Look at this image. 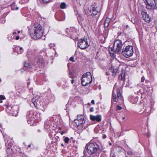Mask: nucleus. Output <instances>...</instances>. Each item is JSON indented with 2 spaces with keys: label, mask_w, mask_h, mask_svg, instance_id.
<instances>
[{
  "label": "nucleus",
  "mask_w": 157,
  "mask_h": 157,
  "mask_svg": "<svg viewBox=\"0 0 157 157\" xmlns=\"http://www.w3.org/2000/svg\"><path fill=\"white\" fill-rule=\"evenodd\" d=\"M88 105H89V104H90V103H88Z\"/></svg>",
  "instance_id": "54"
},
{
  "label": "nucleus",
  "mask_w": 157,
  "mask_h": 157,
  "mask_svg": "<svg viewBox=\"0 0 157 157\" xmlns=\"http://www.w3.org/2000/svg\"><path fill=\"white\" fill-rule=\"evenodd\" d=\"M11 9L13 10H17L18 9V7L16 6L15 3H13L11 5Z\"/></svg>",
  "instance_id": "22"
},
{
  "label": "nucleus",
  "mask_w": 157,
  "mask_h": 157,
  "mask_svg": "<svg viewBox=\"0 0 157 157\" xmlns=\"http://www.w3.org/2000/svg\"><path fill=\"white\" fill-rule=\"evenodd\" d=\"M66 32L67 36L70 37L71 38H74L75 37V36L77 34V32L75 28L72 27H70V29L67 28L66 30Z\"/></svg>",
  "instance_id": "9"
},
{
  "label": "nucleus",
  "mask_w": 157,
  "mask_h": 157,
  "mask_svg": "<svg viewBox=\"0 0 157 157\" xmlns=\"http://www.w3.org/2000/svg\"><path fill=\"white\" fill-rule=\"evenodd\" d=\"M55 138L56 140H57V141H58V140H59V137L58 136H56Z\"/></svg>",
  "instance_id": "38"
},
{
  "label": "nucleus",
  "mask_w": 157,
  "mask_h": 157,
  "mask_svg": "<svg viewBox=\"0 0 157 157\" xmlns=\"http://www.w3.org/2000/svg\"><path fill=\"white\" fill-rule=\"evenodd\" d=\"M128 154H131L132 155V152H128Z\"/></svg>",
  "instance_id": "43"
},
{
  "label": "nucleus",
  "mask_w": 157,
  "mask_h": 157,
  "mask_svg": "<svg viewBox=\"0 0 157 157\" xmlns=\"http://www.w3.org/2000/svg\"><path fill=\"white\" fill-rule=\"evenodd\" d=\"M110 21V19L108 17H106L104 24V26L105 28H106L108 27Z\"/></svg>",
  "instance_id": "20"
},
{
  "label": "nucleus",
  "mask_w": 157,
  "mask_h": 157,
  "mask_svg": "<svg viewBox=\"0 0 157 157\" xmlns=\"http://www.w3.org/2000/svg\"><path fill=\"white\" fill-rule=\"evenodd\" d=\"M130 101L132 103L135 104L138 101V99L136 97L135 98L134 97H133L131 98Z\"/></svg>",
  "instance_id": "21"
},
{
  "label": "nucleus",
  "mask_w": 157,
  "mask_h": 157,
  "mask_svg": "<svg viewBox=\"0 0 157 157\" xmlns=\"http://www.w3.org/2000/svg\"><path fill=\"white\" fill-rule=\"evenodd\" d=\"M92 81V75L90 72L83 74L82 77V84L85 86L91 83Z\"/></svg>",
  "instance_id": "6"
},
{
  "label": "nucleus",
  "mask_w": 157,
  "mask_h": 157,
  "mask_svg": "<svg viewBox=\"0 0 157 157\" xmlns=\"http://www.w3.org/2000/svg\"><path fill=\"white\" fill-rule=\"evenodd\" d=\"M7 109L10 110L13 112H17V107L16 105L11 106V105H7Z\"/></svg>",
  "instance_id": "15"
},
{
  "label": "nucleus",
  "mask_w": 157,
  "mask_h": 157,
  "mask_svg": "<svg viewBox=\"0 0 157 157\" xmlns=\"http://www.w3.org/2000/svg\"><path fill=\"white\" fill-rule=\"evenodd\" d=\"M69 140V138L68 137H66L64 140V141L65 143H68Z\"/></svg>",
  "instance_id": "29"
},
{
  "label": "nucleus",
  "mask_w": 157,
  "mask_h": 157,
  "mask_svg": "<svg viewBox=\"0 0 157 157\" xmlns=\"http://www.w3.org/2000/svg\"><path fill=\"white\" fill-rule=\"evenodd\" d=\"M123 34V33L122 32H119L118 33V36L121 35Z\"/></svg>",
  "instance_id": "37"
},
{
  "label": "nucleus",
  "mask_w": 157,
  "mask_h": 157,
  "mask_svg": "<svg viewBox=\"0 0 157 157\" xmlns=\"http://www.w3.org/2000/svg\"><path fill=\"white\" fill-rule=\"evenodd\" d=\"M69 76L70 78H74V77L72 72L71 71H70L69 73Z\"/></svg>",
  "instance_id": "28"
},
{
  "label": "nucleus",
  "mask_w": 157,
  "mask_h": 157,
  "mask_svg": "<svg viewBox=\"0 0 157 157\" xmlns=\"http://www.w3.org/2000/svg\"><path fill=\"white\" fill-rule=\"evenodd\" d=\"M90 112H92L94 111V108L93 107H91L90 109Z\"/></svg>",
  "instance_id": "36"
},
{
  "label": "nucleus",
  "mask_w": 157,
  "mask_h": 157,
  "mask_svg": "<svg viewBox=\"0 0 157 157\" xmlns=\"http://www.w3.org/2000/svg\"><path fill=\"white\" fill-rule=\"evenodd\" d=\"M77 46L78 47L82 49H85L88 48L89 45L88 44L87 39H79L78 40Z\"/></svg>",
  "instance_id": "8"
},
{
  "label": "nucleus",
  "mask_w": 157,
  "mask_h": 157,
  "mask_svg": "<svg viewBox=\"0 0 157 157\" xmlns=\"http://www.w3.org/2000/svg\"><path fill=\"white\" fill-rule=\"evenodd\" d=\"M51 122L50 121H48V120H46L44 123V128L45 129H47L49 128L51 126Z\"/></svg>",
  "instance_id": "19"
},
{
  "label": "nucleus",
  "mask_w": 157,
  "mask_h": 157,
  "mask_svg": "<svg viewBox=\"0 0 157 157\" xmlns=\"http://www.w3.org/2000/svg\"><path fill=\"white\" fill-rule=\"evenodd\" d=\"M0 103H2V100L1 101V100H0Z\"/></svg>",
  "instance_id": "51"
},
{
  "label": "nucleus",
  "mask_w": 157,
  "mask_h": 157,
  "mask_svg": "<svg viewBox=\"0 0 157 157\" xmlns=\"http://www.w3.org/2000/svg\"><path fill=\"white\" fill-rule=\"evenodd\" d=\"M19 39V36H17L16 37V40H18Z\"/></svg>",
  "instance_id": "40"
},
{
  "label": "nucleus",
  "mask_w": 157,
  "mask_h": 157,
  "mask_svg": "<svg viewBox=\"0 0 157 157\" xmlns=\"http://www.w3.org/2000/svg\"><path fill=\"white\" fill-rule=\"evenodd\" d=\"M110 70H111L112 73H113L112 75V76L114 77L116 75V72L115 71V70L113 68H112Z\"/></svg>",
  "instance_id": "25"
},
{
  "label": "nucleus",
  "mask_w": 157,
  "mask_h": 157,
  "mask_svg": "<svg viewBox=\"0 0 157 157\" xmlns=\"http://www.w3.org/2000/svg\"><path fill=\"white\" fill-rule=\"evenodd\" d=\"M101 157H107V156L106 154L103 152L101 154Z\"/></svg>",
  "instance_id": "30"
},
{
  "label": "nucleus",
  "mask_w": 157,
  "mask_h": 157,
  "mask_svg": "<svg viewBox=\"0 0 157 157\" xmlns=\"http://www.w3.org/2000/svg\"><path fill=\"white\" fill-rule=\"evenodd\" d=\"M16 33H17L16 32H13V34H15Z\"/></svg>",
  "instance_id": "46"
},
{
  "label": "nucleus",
  "mask_w": 157,
  "mask_h": 157,
  "mask_svg": "<svg viewBox=\"0 0 157 157\" xmlns=\"http://www.w3.org/2000/svg\"><path fill=\"white\" fill-rule=\"evenodd\" d=\"M116 46V48L115 52L116 53H119L121 50L122 46V41L120 40H116L113 44V46Z\"/></svg>",
  "instance_id": "11"
},
{
  "label": "nucleus",
  "mask_w": 157,
  "mask_h": 157,
  "mask_svg": "<svg viewBox=\"0 0 157 157\" xmlns=\"http://www.w3.org/2000/svg\"><path fill=\"white\" fill-rule=\"evenodd\" d=\"M144 2L146 8L148 9H154L157 7L155 0H145Z\"/></svg>",
  "instance_id": "10"
},
{
  "label": "nucleus",
  "mask_w": 157,
  "mask_h": 157,
  "mask_svg": "<svg viewBox=\"0 0 157 157\" xmlns=\"http://www.w3.org/2000/svg\"><path fill=\"white\" fill-rule=\"evenodd\" d=\"M51 0H41V2L42 3L45 4L50 2Z\"/></svg>",
  "instance_id": "27"
},
{
  "label": "nucleus",
  "mask_w": 157,
  "mask_h": 157,
  "mask_svg": "<svg viewBox=\"0 0 157 157\" xmlns=\"http://www.w3.org/2000/svg\"><path fill=\"white\" fill-rule=\"evenodd\" d=\"M77 118L74 120V122L76 124L77 128L79 129H85V126L84 124L85 122L84 116L83 115H78Z\"/></svg>",
  "instance_id": "5"
},
{
  "label": "nucleus",
  "mask_w": 157,
  "mask_h": 157,
  "mask_svg": "<svg viewBox=\"0 0 157 157\" xmlns=\"http://www.w3.org/2000/svg\"><path fill=\"white\" fill-rule=\"evenodd\" d=\"M44 63V61L42 56H41L39 57V59H38L37 62V64L39 66H41V67H43V64Z\"/></svg>",
  "instance_id": "17"
},
{
  "label": "nucleus",
  "mask_w": 157,
  "mask_h": 157,
  "mask_svg": "<svg viewBox=\"0 0 157 157\" xmlns=\"http://www.w3.org/2000/svg\"><path fill=\"white\" fill-rule=\"evenodd\" d=\"M134 53L133 47L132 46H127L122 50V54L126 57H130L133 55Z\"/></svg>",
  "instance_id": "7"
},
{
  "label": "nucleus",
  "mask_w": 157,
  "mask_h": 157,
  "mask_svg": "<svg viewBox=\"0 0 157 157\" xmlns=\"http://www.w3.org/2000/svg\"><path fill=\"white\" fill-rule=\"evenodd\" d=\"M74 82V80L73 79H72V80L71 81V83L73 84Z\"/></svg>",
  "instance_id": "44"
},
{
  "label": "nucleus",
  "mask_w": 157,
  "mask_h": 157,
  "mask_svg": "<svg viewBox=\"0 0 157 157\" xmlns=\"http://www.w3.org/2000/svg\"><path fill=\"white\" fill-rule=\"evenodd\" d=\"M141 14L142 16L143 19L145 21L149 22L151 21V18L149 16L148 14H147V12L144 10L142 11Z\"/></svg>",
  "instance_id": "13"
},
{
  "label": "nucleus",
  "mask_w": 157,
  "mask_h": 157,
  "mask_svg": "<svg viewBox=\"0 0 157 157\" xmlns=\"http://www.w3.org/2000/svg\"><path fill=\"white\" fill-rule=\"evenodd\" d=\"M1 81V80L0 79V82Z\"/></svg>",
  "instance_id": "53"
},
{
  "label": "nucleus",
  "mask_w": 157,
  "mask_h": 157,
  "mask_svg": "<svg viewBox=\"0 0 157 157\" xmlns=\"http://www.w3.org/2000/svg\"><path fill=\"white\" fill-rule=\"evenodd\" d=\"M90 11L91 13V15L92 16L97 15L98 12V10L94 6H92V8L90 10Z\"/></svg>",
  "instance_id": "16"
},
{
  "label": "nucleus",
  "mask_w": 157,
  "mask_h": 157,
  "mask_svg": "<svg viewBox=\"0 0 157 157\" xmlns=\"http://www.w3.org/2000/svg\"><path fill=\"white\" fill-rule=\"evenodd\" d=\"M91 102L93 104H95L94 101V100H92L91 101Z\"/></svg>",
  "instance_id": "41"
},
{
  "label": "nucleus",
  "mask_w": 157,
  "mask_h": 157,
  "mask_svg": "<svg viewBox=\"0 0 157 157\" xmlns=\"http://www.w3.org/2000/svg\"><path fill=\"white\" fill-rule=\"evenodd\" d=\"M66 7V4L64 2H62L60 5V8L61 9H65Z\"/></svg>",
  "instance_id": "24"
},
{
  "label": "nucleus",
  "mask_w": 157,
  "mask_h": 157,
  "mask_svg": "<svg viewBox=\"0 0 157 157\" xmlns=\"http://www.w3.org/2000/svg\"><path fill=\"white\" fill-rule=\"evenodd\" d=\"M52 45V44H49V46L51 47L50 45Z\"/></svg>",
  "instance_id": "50"
},
{
  "label": "nucleus",
  "mask_w": 157,
  "mask_h": 157,
  "mask_svg": "<svg viewBox=\"0 0 157 157\" xmlns=\"http://www.w3.org/2000/svg\"><path fill=\"white\" fill-rule=\"evenodd\" d=\"M26 117L28 124L31 126L34 125L35 120H40V115L37 114L36 113L33 112L32 110H29L27 112Z\"/></svg>",
  "instance_id": "3"
},
{
  "label": "nucleus",
  "mask_w": 157,
  "mask_h": 157,
  "mask_svg": "<svg viewBox=\"0 0 157 157\" xmlns=\"http://www.w3.org/2000/svg\"><path fill=\"white\" fill-rule=\"evenodd\" d=\"M122 109V108L119 105H117V110H120Z\"/></svg>",
  "instance_id": "32"
},
{
  "label": "nucleus",
  "mask_w": 157,
  "mask_h": 157,
  "mask_svg": "<svg viewBox=\"0 0 157 157\" xmlns=\"http://www.w3.org/2000/svg\"><path fill=\"white\" fill-rule=\"evenodd\" d=\"M101 147V144L99 143L90 142L86 144L83 153L86 155L87 152L90 155H94V157H98L102 150Z\"/></svg>",
  "instance_id": "1"
},
{
  "label": "nucleus",
  "mask_w": 157,
  "mask_h": 157,
  "mask_svg": "<svg viewBox=\"0 0 157 157\" xmlns=\"http://www.w3.org/2000/svg\"><path fill=\"white\" fill-rule=\"evenodd\" d=\"M106 137V136L105 135H103L102 136V138L103 139H105Z\"/></svg>",
  "instance_id": "39"
},
{
  "label": "nucleus",
  "mask_w": 157,
  "mask_h": 157,
  "mask_svg": "<svg viewBox=\"0 0 157 157\" xmlns=\"http://www.w3.org/2000/svg\"><path fill=\"white\" fill-rule=\"evenodd\" d=\"M6 152L7 153V154L8 155H10V154H12V149L8 147L6 150Z\"/></svg>",
  "instance_id": "23"
},
{
  "label": "nucleus",
  "mask_w": 157,
  "mask_h": 157,
  "mask_svg": "<svg viewBox=\"0 0 157 157\" xmlns=\"http://www.w3.org/2000/svg\"><path fill=\"white\" fill-rule=\"evenodd\" d=\"M61 145H62V146H64V145H63V144H61Z\"/></svg>",
  "instance_id": "52"
},
{
  "label": "nucleus",
  "mask_w": 157,
  "mask_h": 157,
  "mask_svg": "<svg viewBox=\"0 0 157 157\" xmlns=\"http://www.w3.org/2000/svg\"><path fill=\"white\" fill-rule=\"evenodd\" d=\"M145 80V78L144 76H143L141 78V82H144Z\"/></svg>",
  "instance_id": "34"
},
{
  "label": "nucleus",
  "mask_w": 157,
  "mask_h": 157,
  "mask_svg": "<svg viewBox=\"0 0 157 157\" xmlns=\"http://www.w3.org/2000/svg\"><path fill=\"white\" fill-rule=\"evenodd\" d=\"M121 80L123 81H124V80H125V76H124V75L123 76H122V75H121Z\"/></svg>",
  "instance_id": "33"
},
{
  "label": "nucleus",
  "mask_w": 157,
  "mask_h": 157,
  "mask_svg": "<svg viewBox=\"0 0 157 157\" xmlns=\"http://www.w3.org/2000/svg\"><path fill=\"white\" fill-rule=\"evenodd\" d=\"M24 68L25 70L29 71H31V67L30 64L28 62H25L24 64Z\"/></svg>",
  "instance_id": "18"
},
{
  "label": "nucleus",
  "mask_w": 157,
  "mask_h": 157,
  "mask_svg": "<svg viewBox=\"0 0 157 157\" xmlns=\"http://www.w3.org/2000/svg\"><path fill=\"white\" fill-rule=\"evenodd\" d=\"M90 118L92 121L100 122L101 121V115H99L96 116H94L91 115L90 116Z\"/></svg>",
  "instance_id": "14"
},
{
  "label": "nucleus",
  "mask_w": 157,
  "mask_h": 157,
  "mask_svg": "<svg viewBox=\"0 0 157 157\" xmlns=\"http://www.w3.org/2000/svg\"><path fill=\"white\" fill-rule=\"evenodd\" d=\"M5 97L3 95H0V100H4L5 99Z\"/></svg>",
  "instance_id": "31"
},
{
  "label": "nucleus",
  "mask_w": 157,
  "mask_h": 157,
  "mask_svg": "<svg viewBox=\"0 0 157 157\" xmlns=\"http://www.w3.org/2000/svg\"><path fill=\"white\" fill-rule=\"evenodd\" d=\"M116 93H115L114 90L113 89V91L112 98L113 100L116 102L117 97L118 98L121 99L122 98V97H121V94L120 93V90L119 89H117Z\"/></svg>",
  "instance_id": "12"
},
{
  "label": "nucleus",
  "mask_w": 157,
  "mask_h": 157,
  "mask_svg": "<svg viewBox=\"0 0 157 157\" xmlns=\"http://www.w3.org/2000/svg\"><path fill=\"white\" fill-rule=\"evenodd\" d=\"M23 51V50L22 47H20L19 48V49L17 51L18 53L19 54H21Z\"/></svg>",
  "instance_id": "26"
},
{
  "label": "nucleus",
  "mask_w": 157,
  "mask_h": 157,
  "mask_svg": "<svg viewBox=\"0 0 157 157\" xmlns=\"http://www.w3.org/2000/svg\"><path fill=\"white\" fill-rule=\"evenodd\" d=\"M128 25H127L126 26V28H128Z\"/></svg>",
  "instance_id": "49"
},
{
  "label": "nucleus",
  "mask_w": 157,
  "mask_h": 157,
  "mask_svg": "<svg viewBox=\"0 0 157 157\" xmlns=\"http://www.w3.org/2000/svg\"><path fill=\"white\" fill-rule=\"evenodd\" d=\"M126 118L125 117H122V118H121V119L122 120L125 119Z\"/></svg>",
  "instance_id": "42"
},
{
  "label": "nucleus",
  "mask_w": 157,
  "mask_h": 157,
  "mask_svg": "<svg viewBox=\"0 0 157 157\" xmlns=\"http://www.w3.org/2000/svg\"><path fill=\"white\" fill-rule=\"evenodd\" d=\"M31 37L34 39L40 38L43 36L44 30L40 25H35L33 28L29 29Z\"/></svg>",
  "instance_id": "2"
},
{
  "label": "nucleus",
  "mask_w": 157,
  "mask_h": 157,
  "mask_svg": "<svg viewBox=\"0 0 157 157\" xmlns=\"http://www.w3.org/2000/svg\"><path fill=\"white\" fill-rule=\"evenodd\" d=\"M64 133V132L63 131L61 132V134L62 135H63Z\"/></svg>",
  "instance_id": "45"
},
{
  "label": "nucleus",
  "mask_w": 157,
  "mask_h": 157,
  "mask_svg": "<svg viewBox=\"0 0 157 157\" xmlns=\"http://www.w3.org/2000/svg\"><path fill=\"white\" fill-rule=\"evenodd\" d=\"M17 33H20V31H18Z\"/></svg>",
  "instance_id": "48"
},
{
  "label": "nucleus",
  "mask_w": 157,
  "mask_h": 157,
  "mask_svg": "<svg viewBox=\"0 0 157 157\" xmlns=\"http://www.w3.org/2000/svg\"><path fill=\"white\" fill-rule=\"evenodd\" d=\"M31 147V145L30 144H29L28 145V147Z\"/></svg>",
  "instance_id": "47"
},
{
  "label": "nucleus",
  "mask_w": 157,
  "mask_h": 157,
  "mask_svg": "<svg viewBox=\"0 0 157 157\" xmlns=\"http://www.w3.org/2000/svg\"><path fill=\"white\" fill-rule=\"evenodd\" d=\"M74 58L72 57H71L70 58V60L71 61H72V62H74L75 61L74 60Z\"/></svg>",
  "instance_id": "35"
},
{
  "label": "nucleus",
  "mask_w": 157,
  "mask_h": 157,
  "mask_svg": "<svg viewBox=\"0 0 157 157\" xmlns=\"http://www.w3.org/2000/svg\"><path fill=\"white\" fill-rule=\"evenodd\" d=\"M41 98L38 96L34 97L32 100V101L35 107L37 109H39L43 111L47 107V104L45 102H41Z\"/></svg>",
  "instance_id": "4"
}]
</instances>
